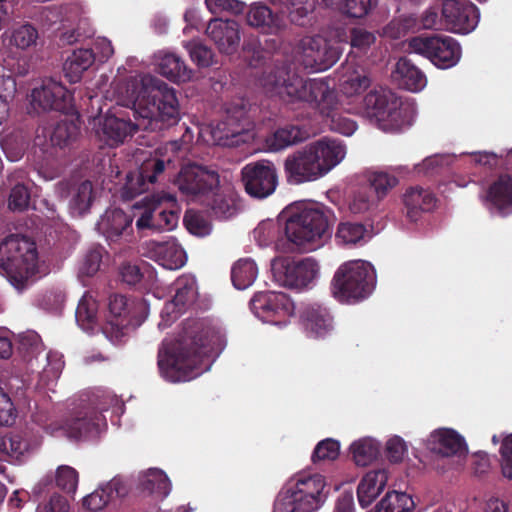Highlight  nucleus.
I'll use <instances>...</instances> for the list:
<instances>
[{"label": "nucleus", "mask_w": 512, "mask_h": 512, "mask_svg": "<svg viewBox=\"0 0 512 512\" xmlns=\"http://www.w3.org/2000/svg\"><path fill=\"white\" fill-rule=\"evenodd\" d=\"M348 38L351 49L359 53H366L376 41L375 34L362 27L352 28Z\"/></svg>", "instance_id": "13d9d810"}, {"label": "nucleus", "mask_w": 512, "mask_h": 512, "mask_svg": "<svg viewBox=\"0 0 512 512\" xmlns=\"http://www.w3.org/2000/svg\"><path fill=\"white\" fill-rule=\"evenodd\" d=\"M205 4L212 14L227 12L237 15L246 8V4L240 0H205Z\"/></svg>", "instance_id": "e2e57ef3"}, {"label": "nucleus", "mask_w": 512, "mask_h": 512, "mask_svg": "<svg viewBox=\"0 0 512 512\" xmlns=\"http://www.w3.org/2000/svg\"><path fill=\"white\" fill-rule=\"evenodd\" d=\"M308 137L309 133L304 127L287 124L283 127H278L269 134L265 139V143L270 151L277 152L303 142Z\"/></svg>", "instance_id": "f704fd0d"}, {"label": "nucleus", "mask_w": 512, "mask_h": 512, "mask_svg": "<svg viewBox=\"0 0 512 512\" xmlns=\"http://www.w3.org/2000/svg\"><path fill=\"white\" fill-rule=\"evenodd\" d=\"M117 90V104L134 119H140L143 130L162 131L180 120L176 91L160 79H152L150 86L127 82Z\"/></svg>", "instance_id": "f03ea898"}, {"label": "nucleus", "mask_w": 512, "mask_h": 512, "mask_svg": "<svg viewBox=\"0 0 512 512\" xmlns=\"http://www.w3.org/2000/svg\"><path fill=\"white\" fill-rule=\"evenodd\" d=\"M31 107L37 112H66L71 107L72 96L61 83L52 79L44 80L30 95Z\"/></svg>", "instance_id": "aec40b11"}, {"label": "nucleus", "mask_w": 512, "mask_h": 512, "mask_svg": "<svg viewBox=\"0 0 512 512\" xmlns=\"http://www.w3.org/2000/svg\"><path fill=\"white\" fill-rule=\"evenodd\" d=\"M403 202L407 218L416 222L422 213L430 212L435 208L437 199L430 190L416 186L406 190Z\"/></svg>", "instance_id": "c756f323"}, {"label": "nucleus", "mask_w": 512, "mask_h": 512, "mask_svg": "<svg viewBox=\"0 0 512 512\" xmlns=\"http://www.w3.org/2000/svg\"><path fill=\"white\" fill-rule=\"evenodd\" d=\"M184 224L187 230L196 236H206L210 233L211 227L202 215L197 212L187 211L184 216Z\"/></svg>", "instance_id": "0e129e2a"}, {"label": "nucleus", "mask_w": 512, "mask_h": 512, "mask_svg": "<svg viewBox=\"0 0 512 512\" xmlns=\"http://www.w3.org/2000/svg\"><path fill=\"white\" fill-rule=\"evenodd\" d=\"M157 71L173 82H187L192 78L193 71L188 68L178 55L165 52L159 55Z\"/></svg>", "instance_id": "e433bc0d"}, {"label": "nucleus", "mask_w": 512, "mask_h": 512, "mask_svg": "<svg viewBox=\"0 0 512 512\" xmlns=\"http://www.w3.org/2000/svg\"><path fill=\"white\" fill-rule=\"evenodd\" d=\"M16 409L9 395L0 387V425L9 426L15 422Z\"/></svg>", "instance_id": "338daca9"}, {"label": "nucleus", "mask_w": 512, "mask_h": 512, "mask_svg": "<svg viewBox=\"0 0 512 512\" xmlns=\"http://www.w3.org/2000/svg\"><path fill=\"white\" fill-rule=\"evenodd\" d=\"M252 313L267 323H278L288 315L290 302L284 293L256 292L249 302Z\"/></svg>", "instance_id": "412c9836"}, {"label": "nucleus", "mask_w": 512, "mask_h": 512, "mask_svg": "<svg viewBox=\"0 0 512 512\" xmlns=\"http://www.w3.org/2000/svg\"><path fill=\"white\" fill-rule=\"evenodd\" d=\"M426 446L431 452L444 457L468 453L465 439L458 432L450 428L434 430L429 435Z\"/></svg>", "instance_id": "cd10ccee"}, {"label": "nucleus", "mask_w": 512, "mask_h": 512, "mask_svg": "<svg viewBox=\"0 0 512 512\" xmlns=\"http://www.w3.org/2000/svg\"><path fill=\"white\" fill-rule=\"evenodd\" d=\"M61 17V10L55 5L39 6L36 7L33 12V18L48 27L60 21Z\"/></svg>", "instance_id": "69168bd1"}, {"label": "nucleus", "mask_w": 512, "mask_h": 512, "mask_svg": "<svg viewBox=\"0 0 512 512\" xmlns=\"http://www.w3.org/2000/svg\"><path fill=\"white\" fill-rule=\"evenodd\" d=\"M345 156V146L337 140L323 138L290 153L283 170L289 185L313 182L325 176Z\"/></svg>", "instance_id": "7ed1b4c3"}, {"label": "nucleus", "mask_w": 512, "mask_h": 512, "mask_svg": "<svg viewBox=\"0 0 512 512\" xmlns=\"http://www.w3.org/2000/svg\"><path fill=\"white\" fill-rule=\"evenodd\" d=\"M128 490L121 478L114 477L107 484L99 487L83 498V506L90 511H99L105 508L115 497H124Z\"/></svg>", "instance_id": "473e14b6"}, {"label": "nucleus", "mask_w": 512, "mask_h": 512, "mask_svg": "<svg viewBox=\"0 0 512 512\" xmlns=\"http://www.w3.org/2000/svg\"><path fill=\"white\" fill-rule=\"evenodd\" d=\"M368 181L376 194L377 200L383 199L398 184L396 176L384 171L372 172Z\"/></svg>", "instance_id": "5fc2aeb1"}, {"label": "nucleus", "mask_w": 512, "mask_h": 512, "mask_svg": "<svg viewBox=\"0 0 512 512\" xmlns=\"http://www.w3.org/2000/svg\"><path fill=\"white\" fill-rule=\"evenodd\" d=\"M371 84L367 72L362 67L349 65L339 79V89L347 97L360 94Z\"/></svg>", "instance_id": "58836bf2"}, {"label": "nucleus", "mask_w": 512, "mask_h": 512, "mask_svg": "<svg viewBox=\"0 0 512 512\" xmlns=\"http://www.w3.org/2000/svg\"><path fill=\"white\" fill-rule=\"evenodd\" d=\"M318 270V263L312 258L295 261L290 257H277L271 264L274 280L280 286L296 290L308 287Z\"/></svg>", "instance_id": "9d476101"}, {"label": "nucleus", "mask_w": 512, "mask_h": 512, "mask_svg": "<svg viewBox=\"0 0 512 512\" xmlns=\"http://www.w3.org/2000/svg\"><path fill=\"white\" fill-rule=\"evenodd\" d=\"M38 38V30L32 24L22 23L12 29L10 42L18 49L26 50L35 46Z\"/></svg>", "instance_id": "3c124183"}, {"label": "nucleus", "mask_w": 512, "mask_h": 512, "mask_svg": "<svg viewBox=\"0 0 512 512\" xmlns=\"http://www.w3.org/2000/svg\"><path fill=\"white\" fill-rule=\"evenodd\" d=\"M369 118H374L383 128L398 129L403 124L401 101L390 89L379 87L371 90L363 100Z\"/></svg>", "instance_id": "f8f14e48"}, {"label": "nucleus", "mask_w": 512, "mask_h": 512, "mask_svg": "<svg viewBox=\"0 0 512 512\" xmlns=\"http://www.w3.org/2000/svg\"><path fill=\"white\" fill-rule=\"evenodd\" d=\"M143 490L154 494L157 498H165L171 490L167 475L159 469H151L142 481Z\"/></svg>", "instance_id": "09e8293b"}, {"label": "nucleus", "mask_w": 512, "mask_h": 512, "mask_svg": "<svg viewBox=\"0 0 512 512\" xmlns=\"http://www.w3.org/2000/svg\"><path fill=\"white\" fill-rule=\"evenodd\" d=\"M337 106L338 100L337 94L335 93V104L331 108L330 113H320V115L326 119V123L332 131L338 132L346 136H350L357 129V124L354 120L337 113Z\"/></svg>", "instance_id": "603ef678"}, {"label": "nucleus", "mask_w": 512, "mask_h": 512, "mask_svg": "<svg viewBox=\"0 0 512 512\" xmlns=\"http://www.w3.org/2000/svg\"><path fill=\"white\" fill-rule=\"evenodd\" d=\"M326 482L321 474L299 477L294 488H290L303 502L306 509L314 512L326 500L328 491H325Z\"/></svg>", "instance_id": "bb28decb"}, {"label": "nucleus", "mask_w": 512, "mask_h": 512, "mask_svg": "<svg viewBox=\"0 0 512 512\" xmlns=\"http://www.w3.org/2000/svg\"><path fill=\"white\" fill-rule=\"evenodd\" d=\"M163 201L171 206L175 205V198L171 195L152 196L149 206L136 221V227L139 231L144 229L154 231L172 230L177 225L178 213L171 208L164 207Z\"/></svg>", "instance_id": "6ab92c4d"}, {"label": "nucleus", "mask_w": 512, "mask_h": 512, "mask_svg": "<svg viewBox=\"0 0 512 512\" xmlns=\"http://www.w3.org/2000/svg\"><path fill=\"white\" fill-rule=\"evenodd\" d=\"M392 78L399 88L411 92H418L426 85L424 73L407 57H402L397 61Z\"/></svg>", "instance_id": "7c9ffc66"}, {"label": "nucleus", "mask_w": 512, "mask_h": 512, "mask_svg": "<svg viewBox=\"0 0 512 512\" xmlns=\"http://www.w3.org/2000/svg\"><path fill=\"white\" fill-rule=\"evenodd\" d=\"M80 133L79 125L73 120H61L53 128L51 143L60 148L66 147L76 140Z\"/></svg>", "instance_id": "8fccbe9b"}, {"label": "nucleus", "mask_w": 512, "mask_h": 512, "mask_svg": "<svg viewBox=\"0 0 512 512\" xmlns=\"http://www.w3.org/2000/svg\"><path fill=\"white\" fill-rule=\"evenodd\" d=\"M335 238L342 245L364 244L371 238V233L364 224L348 221L338 225Z\"/></svg>", "instance_id": "37998d69"}, {"label": "nucleus", "mask_w": 512, "mask_h": 512, "mask_svg": "<svg viewBox=\"0 0 512 512\" xmlns=\"http://www.w3.org/2000/svg\"><path fill=\"white\" fill-rule=\"evenodd\" d=\"M98 303L89 293L79 300L75 317L78 325L85 331H92L97 325Z\"/></svg>", "instance_id": "49530a36"}, {"label": "nucleus", "mask_w": 512, "mask_h": 512, "mask_svg": "<svg viewBox=\"0 0 512 512\" xmlns=\"http://www.w3.org/2000/svg\"><path fill=\"white\" fill-rule=\"evenodd\" d=\"M96 55L92 49H78L66 59L63 71L69 82L80 81L82 74L95 62Z\"/></svg>", "instance_id": "4c0bfd02"}, {"label": "nucleus", "mask_w": 512, "mask_h": 512, "mask_svg": "<svg viewBox=\"0 0 512 512\" xmlns=\"http://www.w3.org/2000/svg\"><path fill=\"white\" fill-rule=\"evenodd\" d=\"M350 450L356 465L367 466L378 457L380 445L371 438H363L355 441Z\"/></svg>", "instance_id": "de8ad7c7"}, {"label": "nucleus", "mask_w": 512, "mask_h": 512, "mask_svg": "<svg viewBox=\"0 0 512 512\" xmlns=\"http://www.w3.org/2000/svg\"><path fill=\"white\" fill-rule=\"evenodd\" d=\"M30 199L29 188L25 184L18 183L11 189L8 207L12 211H25L29 207Z\"/></svg>", "instance_id": "bf43d9fd"}, {"label": "nucleus", "mask_w": 512, "mask_h": 512, "mask_svg": "<svg viewBox=\"0 0 512 512\" xmlns=\"http://www.w3.org/2000/svg\"><path fill=\"white\" fill-rule=\"evenodd\" d=\"M244 11L246 25L261 34L279 35L286 28L282 14L273 11L265 2H253Z\"/></svg>", "instance_id": "4be33fe9"}, {"label": "nucleus", "mask_w": 512, "mask_h": 512, "mask_svg": "<svg viewBox=\"0 0 512 512\" xmlns=\"http://www.w3.org/2000/svg\"><path fill=\"white\" fill-rule=\"evenodd\" d=\"M94 200L93 184L90 180H84L72 189L69 207L73 213L82 216L90 211Z\"/></svg>", "instance_id": "79ce46f5"}, {"label": "nucleus", "mask_w": 512, "mask_h": 512, "mask_svg": "<svg viewBox=\"0 0 512 512\" xmlns=\"http://www.w3.org/2000/svg\"><path fill=\"white\" fill-rule=\"evenodd\" d=\"M37 261L36 244L25 236L11 234L0 243V268L17 288L35 275Z\"/></svg>", "instance_id": "423d86ee"}, {"label": "nucleus", "mask_w": 512, "mask_h": 512, "mask_svg": "<svg viewBox=\"0 0 512 512\" xmlns=\"http://www.w3.org/2000/svg\"><path fill=\"white\" fill-rule=\"evenodd\" d=\"M106 426L105 417L93 405H81L64 421L62 429L70 439L95 438Z\"/></svg>", "instance_id": "f3484780"}, {"label": "nucleus", "mask_w": 512, "mask_h": 512, "mask_svg": "<svg viewBox=\"0 0 512 512\" xmlns=\"http://www.w3.org/2000/svg\"><path fill=\"white\" fill-rule=\"evenodd\" d=\"M409 47L416 53L426 56L435 66L447 69L455 66L461 57L459 43L450 36L413 37Z\"/></svg>", "instance_id": "9b49d317"}, {"label": "nucleus", "mask_w": 512, "mask_h": 512, "mask_svg": "<svg viewBox=\"0 0 512 512\" xmlns=\"http://www.w3.org/2000/svg\"><path fill=\"white\" fill-rule=\"evenodd\" d=\"M485 199L499 214L506 216L512 212V176L501 174L490 184Z\"/></svg>", "instance_id": "2f4dec72"}, {"label": "nucleus", "mask_w": 512, "mask_h": 512, "mask_svg": "<svg viewBox=\"0 0 512 512\" xmlns=\"http://www.w3.org/2000/svg\"><path fill=\"white\" fill-rule=\"evenodd\" d=\"M109 316L102 332L112 343H119L129 327L139 326L144 319L145 305L142 300L129 299L121 294L109 297Z\"/></svg>", "instance_id": "6e6552de"}, {"label": "nucleus", "mask_w": 512, "mask_h": 512, "mask_svg": "<svg viewBox=\"0 0 512 512\" xmlns=\"http://www.w3.org/2000/svg\"><path fill=\"white\" fill-rule=\"evenodd\" d=\"M175 169V161L163 155L161 149H157L155 154L144 160L138 169L127 174L123 196L133 199L148 192L166 173H173Z\"/></svg>", "instance_id": "1a4fd4ad"}, {"label": "nucleus", "mask_w": 512, "mask_h": 512, "mask_svg": "<svg viewBox=\"0 0 512 512\" xmlns=\"http://www.w3.org/2000/svg\"><path fill=\"white\" fill-rule=\"evenodd\" d=\"M202 203L209 207L218 218L227 219L237 212L235 197L231 193L220 190L219 186Z\"/></svg>", "instance_id": "ea45409f"}, {"label": "nucleus", "mask_w": 512, "mask_h": 512, "mask_svg": "<svg viewBox=\"0 0 512 512\" xmlns=\"http://www.w3.org/2000/svg\"><path fill=\"white\" fill-rule=\"evenodd\" d=\"M387 480L385 470H373L365 474L357 487V497L362 508L372 504L386 486Z\"/></svg>", "instance_id": "c9c22d12"}, {"label": "nucleus", "mask_w": 512, "mask_h": 512, "mask_svg": "<svg viewBox=\"0 0 512 512\" xmlns=\"http://www.w3.org/2000/svg\"><path fill=\"white\" fill-rule=\"evenodd\" d=\"M28 449L29 443L20 433H8L0 437V460L20 461Z\"/></svg>", "instance_id": "a19ab883"}, {"label": "nucleus", "mask_w": 512, "mask_h": 512, "mask_svg": "<svg viewBox=\"0 0 512 512\" xmlns=\"http://www.w3.org/2000/svg\"><path fill=\"white\" fill-rule=\"evenodd\" d=\"M386 456L392 463H399L403 460L407 452V447L404 440L399 436H394L386 443Z\"/></svg>", "instance_id": "774afa93"}, {"label": "nucleus", "mask_w": 512, "mask_h": 512, "mask_svg": "<svg viewBox=\"0 0 512 512\" xmlns=\"http://www.w3.org/2000/svg\"><path fill=\"white\" fill-rule=\"evenodd\" d=\"M273 512H310L299 497L289 488L278 495Z\"/></svg>", "instance_id": "4d7b16f0"}, {"label": "nucleus", "mask_w": 512, "mask_h": 512, "mask_svg": "<svg viewBox=\"0 0 512 512\" xmlns=\"http://www.w3.org/2000/svg\"><path fill=\"white\" fill-rule=\"evenodd\" d=\"M258 275V267L254 260L241 258L231 269V280L235 288L244 290L251 286Z\"/></svg>", "instance_id": "c03bdc74"}, {"label": "nucleus", "mask_w": 512, "mask_h": 512, "mask_svg": "<svg viewBox=\"0 0 512 512\" xmlns=\"http://www.w3.org/2000/svg\"><path fill=\"white\" fill-rule=\"evenodd\" d=\"M376 276L372 265L362 260L348 261L336 270L331 291L342 303L365 299L374 289Z\"/></svg>", "instance_id": "0eeeda50"}, {"label": "nucleus", "mask_w": 512, "mask_h": 512, "mask_svg": "<svg viewBox=\"0 0 512 512\" xmlns=\"http://www.w3.org/2000/svg\"><path fill=\"white\" fill-rule=\"evenodd\" d=\"M330 216L331 211L323 205L303 206L287 219L284 228L285 238L277 239L276 249L283 252L313 250L314 242L329 231Z\"/></svg>", "instance_id": "39448f33"}, {"label": "nucleus", "mask_w": 512, "mask_h": 512, "mask_svg": "<svg viewBox=\"0 0 512 512\" xmlns=\"http://www.w3.org/2000/svg\"><path fill=\"white\" fill-rule=\"evenodd\" d=\"M173 289L175 291L173 299L162 309L163 318L165 316L176 318L178 313L194 304L198 295L196 279L190 274L179 276L173 283Z\"/></svg>", "instance_id": "393cba45"}, {"label": "nucleus", "mask_w": 512, "mask_h": 512, "mask_svg": "<svg viewBox=\"0 0 512 512\" xmlns=\"http://www.w3.org/2000/svg\"><path fill=\"white\" fill-rule=\"evenodd\" d=\"M252 126L246 105L241 100L226 106L222 119L212 125L211 135L216 144L232 146L238 143V140L234 139L249 131Z\"/></svg>", "instance_id": "2eb2a0df"}, {"label": "nucleus", "mask_w": 512, "mask_h": 512, "mask_svg": "<svg viewBox=\"0 0 512 512\" xmlns=\"http://www.w3.org/2000/svg\"><path fill=\"white\" fill-rule=\"evenodd\" d=\"M446 30L468 34L479 21V10L468 0H444L441 8Z\"/></svg>", "instance_id": "a211bd4d"}, {"label": "nucleus", "mask_w": 512, "mask_h": 512, "mask_svg": "<svg viewBox=\"0 0 512 512\" xmlns=\"http://www.w3.org/2000/svg\"><path fill=\"white\" fill-rule=\"evenodd\" d=\"M56 485L67 494H74L78 485V472L70 466H60L56 473Z\"/></svg>", "instance_id": "052dcab7"}, {"label": "nucleus", "mask_w": 512, "mask_h": 512, "mask_svg": "<svg viewBox=\"0 0 512 512\" xmlns=\"http://www.w3.org/2000/svg\"><path fill=\"white\" fill-rule=\"evenodd\" d=\"M132 114L123 109L114 108L104 117L102 123V132L110 146H115L124 142L128 136L138 129H143L140 119H131Z\"/></svg>", "instance_id": "5701e85b"}, {"label": "nucleus", "mask_w": 512, "mask_h": 512, "mask_svg": "<svg viewBox=\"0 0 512 512\" xmlns=\"http://www.w3.org/2000/svg\"><path fill=\"white\" fill-rule=\"evenodd\" d=\"M268 83L288 105H308L319 113L329 114L335 104V90L325 79L304 78L285 69L270 73Z\"/></svg>", "instance_id": "20e7f679"}, {"label": "nucleus", "mask_w": 512, "mask_h": 512, "mask_svg": "<svg viewBox=\"0 0 512 512\" xmlns=\"http://www.w3.org/2000/svg\"><path fill=\"white\" fill-rule=\"evenodd\" d=\"M289 9L288 18L292 24L304 27L310 22V14L314 10L312 0H303L295 6H286Z\"/></svg>", "instance_id": "680f3d73"}, {"label": "nucleus", "mask_w": 512, "mask_h": 512, "mask_svg": "<svg viewBox=\"0 0 512 512\" xmlns=\"http://www.w3.org/2000/svg\"><path fill=\"white\" fill-rule=\"evenodd\" d=\"M133 218L121 209L107 211L98 224L99 230L108 240L116 241L120 237L127 240L132 236Z\"/></svg>", "instance_id": "c85d7f7f"}, {"label": "nucleus", "mask_w": 512, "mask_h": 512, "mask_svg": "<svg viewBox=\"0 0 512 512\" xmlns=\"http://www.w3.org/2000/svg\"><path fill=\"white\" fill-rule=\"evenodd\" d=\"M206 34L216 45L220 53L232 55L240 45V27L232 19H212L206 28Z\"/></svg>", "instance_id": "b1692460"}, {"label": "nucleus", "mask_w": 512, "mask_h": 512, "mask_svg": "<svg viewBox=\"0 0 512 512\" xmlns=\"http://www.w3.org/2000/svg\"><path fill=\"white\" fill-rule=\"evenodd\" d=\"M340 453V443L332 438H326L320 441L311 456L314 464L322 461H333L337 459Z\"/></svg>", "instance_id": "6e6d98bb"}, {"label": "nucleus", "mask_w": 512, "mask_h": 512, "mask_svg": "<svg viewBox=\"0 0 512 512\" xmlns=\"http://www.w3.org/2000/svg\"><path fill=\"white\" fill-rule=\"evenodd\" d=\"M186 49L193 63L199 68H207L217 63L213 50L199 40H192L186 44Z\"/></svg>", "instance_id": "864d4df0"}, {"label": "nucleus", "mask_w": 512, "mask_h": 512, "mask_svg": "<svg viewBox=\"0 0 512 512\" xmlns=\"http://www.w3.org/2000/svg\"><path fill=\"white\" fill-rule=\"evenodd\" d=\"M245 192L252 198L263 200L271 196L278 186V171L270 160H257L241 169Z\"/></svg>", "instance_id": "ddd939ff"}, {"label": "nucleus", "mask_w": 512, "mask_h": 512, "mask_svg": "<svg viewBox=\"0 0 512 512\" xmlns=\"http://www.w3.org/2000/svg\"><path fill=\"white\" fill-rule=\"evenodd\" d=\"M219 183V174L215 170L197 164L182 167L175 180L182 194L201 203L217 189Z\"/></svg>", "instance_id": "4468645a"}, {"label": "nucleus", "mask_w": 512, "mask_h": 512, "mask_svg": "<svg viewBox=\"0 0 512 512\" xmlns=\"http://www.w3.org/2000/svg\"><path fill=\"white\" fill-rule=\"evenodd\" d=\"M303 319L306 330L314 338H323L334 329L333 317L329 310L321 305L308 306L303 312Z\"/></svg>", "instance_id": "72a5a7b5"}, {"label": "nucleus", "mask_w": 512, "mask_h": 512, "mask_svg": "<svg viewBox=\"0 0 512 512\" xmlns=\"http://www.w3.org/2000/svg\"><path fill=\"white\" fill-rule=\"evenodd\" d=\"M300 58L305 68L323 71L333 66L340 58L339 45H332L320 35L306 36L300 41Z\"/></svg>", "instance_id": "dca6fc26"}, {"label": "nucleus", "mask_w": 512, "mask_h": 512, "mask_svg": "<svg viewBox=\"0 0 512 512\" xmlns=\"http://www.w3.org/2000/svg\"><path fill=\"white\" fill-rule=\"evenodd\" d=\"M147 256L162 267L176 270L186 263V253L174 238L165 241L150 240L146 243Z\"/></svg>", "instance_id": "a878e982"}, {"label": "nucleus", "mask_w": 512, "mask_h": 512, "mask_svg": "<svg viewBox=\"0 0 512 512\" xmlns=\"http://www.w3.org/2000/svg\"><path fill=\"white\" fill-rule=\"evenodd\" d=\"M218 337L203 320H188L178 337L163 342L158 351V367L168 381H189L201 375Z\"/></svg>", "instance_id": "f257e3e1"}, {"label": "nucleus", "mask_w": 512, "mask_h": 512, "mask_svg": "<svg viewBox=\"0 0 512 512\" xmlns=\"http://www.w3.org/2000/svg\"><path fill=\"white\" fill-rule=\"evenodd\" d=\"M415 502L405 492H388L376 505L373 512H414Z\"/></svg>", "instance_id": "a18cd8bd"}]
</instances>
